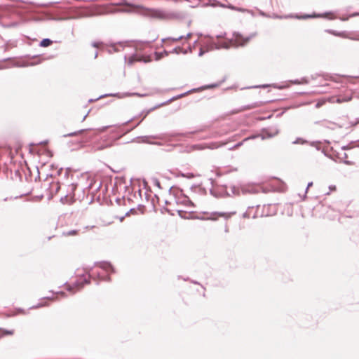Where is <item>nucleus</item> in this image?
<instances>
[{"instance_id":"1","label":"nucleus","mask_w":359,"mask_h":359,"mask_svg":"<svg viewBox=\"0 0 359 359\" xmlns=\"http://www.w3.org/2000/svg\"><path fill=\"white\" fill-rule=\"evenodd\" d=\"M145 15L160 20H180L184 17L182 13L180 12H166L161 9L147 8L144 11Z\"/></svg>"},{"instance_id":"2","label":"nucleus","mask_w":359,"mask_h":359,"mask_svg":"<svg viewBox=\"0 0 359 359\" xmlns=\"http://www.w3.org/2000/svg\"><path fill=\"white\" fill-rule=\"evenodd\" d=\"M41 188L43 192L41 194L42 197H46L50 199L55 195L60 189V184L58 181L52 180L51 182L46 181L41 184Z\"/></svg>"},{"instance_id":"3","label":"nucleus","mask_w":359,"mask_h":359,"mask_svg":"<svg viewBox=\"0 0 359 359\" xmlns=\"http://www.w3.org/2000/svg\"><path fill=\"white\" fill-rule=\"evenodd\" d=\"M151 61V56L140 55L139 53H135L126 57V62L128 66H133L137 62H149Z\"/></svg>"},{"instance_id":"4","label":"nucleus","mask_w":359,"mask_h":359,"mask_svg":"<svg viewBox=\"0 0 359 359\" xmlns=\"http://www.w3.org/2000/svg\"><path fill=\"white\" fill-rule=\"evenodd\" d=\"M233 40L237 46H244L247 43H248V41H250V38L244 37L243 35L237 34L234 35Z\"/></svg>"},{"instance_id":"5","label":"nucleus","mask_w":359,"mask_h":359,"mask_svg":"<svg viewBox=\"0 0 359 359\" xmlns=\"http://www.w3.org/2000/svg\"><path fill=\"white\" fill-rule=\"evenodd\" d=\"M79 234V230H77V229L67 231H64L62 233V236L64 237L76 236Z\"/></svg>"},{"instance_id":"6","label":"nucleus","mask_w":359,"mask_h":359,"mask_svg":"<svg viewBox=\"0 0 359 359\" xmlns=\"http://www.w3.org/2000/svg\"><path fill=\"white\" fill-rule=\"evenodd\" d=\"M15 333V330H6L3 328H0V337L6 336V335H13Z\"/></svg>"},{"instance_id":"7","label":"nucleus","mask_w":359,"mask_h":359,"mask_svg":"<svg viewBox=\"0 0 359 359\" xmlns=\"http://www.w3.org/2000/svg\"><path fill=\"white\" fill-rule=\"evenodd\" d=\"M52 43H53V41L51 40H50L49 39H44L41 41L40 46L42 47H48L50 45H51Z\"/></svg>"},{"instance_id":"8","label":"nucleus","mask_w":359,"mask_h":359,"mask_svg":"<svg viewBox=\"0 0 359 359\" xmlns=\"http://www.w3.org/2000/svg\"><path fill=\"white\" fill-rule=\"evenodd\" d=\"M192 34L191 32H189L187 34L186 36H180L178 37H176V38H172V41H179V40H181V39H189L191 38Z\"/></svg>"},{"instance_id":"9","label":"nucleus","mask_w":359,"mask_h":359,"mask_svg":"<svg viewBox=\"0 0 359 359\" xmlns=\"http://www.w3.org/2000/svg\"><path fill=\"white\" fill-rule=\"evenodd\" d=\"M220 145L221 144H219V143L215 142V143H211L208 147L213 149L218 148L219 147H220Z\"/></svg>"},{"instance_id":"10","label":"nucleus","mask_w":359,"mask_h":359,"mask_svg":"<svg viewBox=\"0 0 359 359\" xmlns=\"http://www.w3.org/2000/svg\"><path fill=\"white\" fill-rule=\"evenodd\" d=\"M180 175L182 176V177L189 178V179L194 177V175L192 174V173H188V174H183V173H182V174H180Z\"/></svg>"},{"instance_id":"11","label":"nucleus","mask_w":359,"mask_h":359,"mask_svg":"<svg viewBox=\"0 0 359 359\" xmlns=\"http://www.w3.org/2000/svg\"><path fill=\"white\" fill-rule=\"evenodd\" d=\"M154 56H155V60H160L161 58H162V57H163V53H154Z\"/></svg>"},{"instance_id":"12","label":"nucleus","mask_w":359,"mask_h":359,"mask_svg":"<svg viewBox=\"0 0 359 359\" xmlns=\"http://www.w3.org/2000/svg\"><path fill=\"white\" fill-rule=\"evenodd\" d=\"M86 131H88V130H80V131H79L77 133L69 134V135H70V136H72V135H77L79 134H81V133H85Z\"/></svg>"},{"instance_id":"13","label":"nucleus","mask_w":359,"mask_h":359,"mask_svg":"<svg viewBox=\"0 0 359 359\" xmlns=\"http://www.w3.org/2000/svg\"><path fill=\"white\" fill-rule=\"evenodd\" d=\"M110 127V126H105V127H103L100 129H98V133H102V132H104L107 128H109Z\"/></svg>"},{"instance_id":"14","label":"nucleus","mask_w":359,"mask_h":359,"mask_svg":"<svg viewBox=\"0 0 359 359\" xmlns=\"http://www.w3.org/2000/svg\"><path fill=\"white\" fill-rule=\"evenodd\" d=\"M325 102L324 100L319 101V102L317 103V104H316L317 107H320V106H322Z\"/></svg>"},{"instance_id":"15","label":"nucleus","mask_w":359,"mask_h":359,"mask_svg":"<svg viewBox=\"0 0 359 359\" xmlns=\"http://www.w3.org/2000/svg\"><path fill=\"white\" fill-rule=\"evenodd\" d=\"M232 8L235 9L236 11H242V12L245 11V9H242V8H235L234 7H232Z\"/></svg>"},{"instance_id":"16","label":"nucleus","mask_w":359,"mask_h":359,"mask_svg":"<svg viewBox=\"0 0 359 359\" xmlns=\"http://www.w3.org/2000/svg\"><path fill=\"white\" fill-rule=\"evenodd\" d=\"M95 226H87L86 227V229H92L93 228H94Z\"/></svg>"},{"instance_id":"17","label":"nucleus","mask_w":359,"mask_h":359,"mask_svg":"<svg viewBox=\"0 0 359 359\" xmlns=\"http://www.w3.org/2000/svg\"><path fill=\"white\" fill-rule=\"evenodd\" d=\"M76 287H78V289H80L83 287V284H79L76 285Z\"/></svg>"},{"instance_id":"18","label":"nucleus","mask_w":359,"mask_h":359,"mask_svg":"<svg viewBox=\"0 0 359 359\" xmlns=\"http://www.w3.org/2000/svg\"><path fill=\"white\" fill-rule=\"evenodd\" d=\"M330 189L331 190H334H334H336V187H335V186H334V187H330Z\"/></svg>"},{"instance_id":"19","label":"nucleus","mask_w":359,"mask_h":359,"mask_svg":"<svg viewBox=\"0 0 359 359\" xmlns=\"http://www.w3.org/2000/svg\"><path fill=\"white\" fill-rule=\"evenodd\" d=\"M334 97H332V98H330V100H329V101H330V102H334Z\"/></svg>"},{"instance_id":"20","label":"nucleus","mask_w":359,"mask_h":359,"mask_svg":"<svg viewBox=\"0 0 359 359\" xmlns=\"http://www.w3.org/2000/svg\"><path fill=\"white\" fill-rule=\"evenodd\" d=\"M94 46H95V47H98V44L95 43V44H94Z\"/></svg>"}]
</instances>
